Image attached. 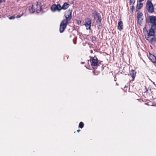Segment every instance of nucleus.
I'll list each match as a JSON object with an SVG mask.
<instances>
[{
	"mask_svg": "<svg viewBox=\"0 0 156 156\" xmlns=\"http://www.w3.org/2000/svg\"><path fill=\"white\" fill-rule=\"evenodd\" d=\"M91 39L92 41H95L96 40V38L95 36H92L91 37Z\"/></svg>",
	"mask_w": 156,
	"mask_h": 156,
	"instance_id": "21",
	"label": "nucleus"
},
{
	"mask_svg": "<svg viewBox=\"0 0 156 156\" xmlns=\"http://www.w3.org/2000/svg\"><path fill=\"white\" fill-rule=\"evenodd\" d=\"M84 126V124L82 122H80L79 125V127L80 128H82Z\"/></svg>",
	"mask_w": 156,
	"mask_h": 156,
	"instance_id": "19",
	"label": "nucleus"
},
{
	"mask_svg": "<svg viewBox=\"0 0 156 156\" xmlns=\"http://www.w3.org/2000/svg\"><path fill=\"white\" fill-rule=\"evenodd\" d=\"M68 24L69 22H67V21L66 20H62L60 26L59 31L61 33H62L64 31Z\"/></svg>",
	"mask_w": 156,
	"mask_h": 156,
	"instance_id": "5",
	"label": "nucleus"
},
{
	"mask_svg": "<svg viewBox=\"0 0 156 156\" xmlns=\"http://www.w3.org/2000/svg\"><path fill=\"white\" fill-rule=\"evenodd\" d=\"M135 2V0H130L129 1V4L131 5L133 4V5L134 4Z\"/></svg>",
	"mask_w": 156,
	"mask_h": 156,
	"instance_id": "20",
	"label": "nucleus"
},
{
	"mask_svg": "<svg viewBox=\"0 0 156 156\" xmlns=\"http://www.w3.org/2000/svg\"><path fill=\"white\" fill-rule=\"evenodd\" d=\"M145 89L146 90L145 91V93H146L147 91L148 90H147V89L146 87L145 88Z\"/></svg>",
	"mask_w": 156,
	"mask_h": 156,
	"instance_id": "27",
	"label": "nucleus"
},
{
	"mask_svg": "<svg viewBox=\"0 0 156 156\" xmlns=\"http://www.w3.org/2000/svg\"><path fill=\"white\" fill-rule=\"evenodd\" d=\"M118 28L120 31H121L123 28V23L121 21H119L118 22Z\"/></svg>",
	"mask_w": 156,
	"mask_h": 156,
	"instance_id": "13",
	"label": "nucleus"
},
{
	"mask_svg": "<svg viewBox=\"0 0 156 156\" xmlns=\"http://www.w3.org/2000/svg\"><path fill=\"white\" fill-rule=\"evenodd\" d=\"M66 19L63 20H65L67 21V22H69V21L72 18V12L69 10L66 12V14L65 15Z\"/></svg>",
	"mask_w": 156,
	"mask_h": 156,
	"instance_id": "6",
	"label": "nucleus"
},
{
	"mask_svg": "<svg viewBox=\"0 0 156 156\" xmlns=\"http://www.w3.org/2000/svg\"><path fill=\"white\" fill-rule=\"evenodd\" d=\"M6 0H0V4L2 2H5Z\"/></svg>",
	"mask_w": 156,
	"mask_h": 156,
	"instance_id": "25",
	"label": "nucleus"
},
{
	"mask_svg": "<svg viewBox=\"0 0 156 156\" xmlns=\"http://www.w3.org/2000/svg\"><path fill=\"white\" fill-rule=\"evenodd\" d=\"M97 11L95 10H93L92 11V16H93L94 19H96L97 18V16L98 14H99Z\"/></svg>",
	"mask_w": 156,
	"mask_h": 156,
	"instance_id": "16",
	"label": "nucleus"
},
{
	"mask_svg": "<svg viewBox=\"0 0 156 156\" xmlns=\"http://www.w3.org/2000/svg\"><path fill=\"white\" fill-rule=\"evenodd\" d=\"M80 131V129H78V130H77V132H79Z\"/></svg>",
	"mask_w": 156,
	"mask_h": 156,
	"instance_id": "29",
	"label": "nucleus"
},
{
	"mask_svg": "<svg viewBox=\"0 0 156 156\" xmlns=\"http://www.w3.org/2000/svg\"><path fill=\"white\" fill-rule=\"evenodd\" d=\"M143 14L141 12H138L137 14V17L139 24H141L143 22Z\"/></svg>",
	"mask_w": 156,
	"mask_h": 156,
	"instance_id": "7",
	"label": "nucleus"
},
{
	"mask_svg": "<svg viewBox=\"0 0 156 156\" xmlns=\"http://www.w3.org/2000/svg\"><path fill=\"white\" fill-rule=\"evenodd\" d=\"M97 18V20L96 21V23L98 26L100 27L101 26V21L102 19L100 13L98 14Z\"/></svg>",
	"mask_w": 156,
	"mask_h": 156,
	"instance_id": "10",
	"label": "nucleus"
},
{
	"mask_svg": "<svg viewBox=\"0 0 156 156\" xmlns=\"http://www.w3.org/2000/svg\"><path fill=\"white\" fill-rule=\"evenodd\" d=\"M81 64H84V62H81Z\"/></svg>",
	"mask_w": 156,
	"mask_h": 156,
	"instance_id": "30",
	"label": "nucleus"
},
{
	"mask_svg": "<svg viewBox=\"0 0 156 156\" xmlns=\"http://www.w3.org/2000/svg\"><path fill=\"white\" fill-rule=\"evenodd\" d=\"M143 4L142 3H140L139 4H137L136 5V9L137 10L140 9L143 7Z\"/></svg>",
	"mask_w": 156,
	"mask_h": 156,
	"instance_id": "18",
	"label": "nucleus"
},
{
	"mask_svg": "<svg viewBox=\"0 0 156 156\" xmlns=\"http://www.w3.org/2000/svg\"><path fill=\"white\" fill-rule=\"evenodd\" d=\"M148 22L150 24L151 27L156 28V16H154L148 17Z\"/></svg>",
	"mask_w": 156,
	"mask_h": 156,
	"instance_id": "2",
	"label": "nucleus"
},
{
	"mask_svg": "<svg viewBox=\"0 0 156 156\" xmlns=\"http://www.w3.org/2000/svg\"><path fill=\"white\" fill-rule=\"evenodd\" d=\"M51 9L52 12H54L56 11L60 12L62 10L61 6L59 4L57 5L54 4L51 6Z\"/></svg>",
	"mask_w": 156,
	"mask_h": 156,
	"instance_id": "4",
	"label": "nucleus"
},
{
	"mask_svg": "<svg viewBox=\"0 0 156 156\" xmlns=\"http://www.w3.org/2000/svg\"><path fill=\"white\" fill-rule=\"evenodd\" d=\"M70 5L67 2L64 3L62 6H61L62 9L66 10L68 9L69 6Z\"/></svg>",
	"mask_w": 156,
	"mask_h": 156,
	"instance_id": "14",
	"label": "nucleus"
},
{
	"mask_svg": "<svg viewBox=\"0 0 156 156\" xmlns=\"http://www.w3.org/2000/svg\"><path fill=\"white\" fill-rule=\"evenodd\" d=\"M15 18V17L14 16H12L11 17H9V19L10 20H12L14 19Z\"/></svg>",
	"mask_w": 156,
	"mask_h": 156,
	"instance_id": "24",
	"label": "nucleus"
},
{
	"mask_svg": "<svg viewBox=\"0 0 156 156\" xmlns=\"http://www.w3.org/2000/svg\"><path fill=\"white\" fill-rule=\"evenodd\" d=\"M90 62L91 65L92 66L93 68L98 66V62L97 58L95 56L94 57H91L90 56Z\"/></svg>",
	"mask_w": 156,
	"mask_h": 156,
	"instance_id": "3",
	"label": "nucleus"
},
{
	"mask_svg": "<svg viewBox=\"0 0 156 156\" xmlns=\"http://www.w3.org/2000/svg\"><path fill=\"white\" fill-rule=\"evenodd\" d=\"M149 58L153 63H156V58L154 55H150Z\"/></svg>",
	"mask_w": 156,
	"mask_h": 156,
	"instance_id": "15",
	"label": "nucleus"
},
{
	"mask_svg": "<svg viewBox=\"0 0 156 156\" xmlns=\"http://www.w3.org/2000/svg\"><path fill=\"white\" fill-rule=\"evenodd\" d=\"M136 74V72L134 70H132L130 71L129 74H128V75H130L132 77V81H133L134 80Z\"/></svg>",
	"mask_w": 156,
	"mask_h": 156,
	"instance_id": "12",
	"label": "nucleus"
},
{
	"mask_svg": "<svg viewBox=\"0 0 156 156\" xmlns=\"http://www.w3.org/2000/svg\"><path fill=\"white\" fill-rule=\"evenodd\" d=\"M23 13L22 12V14L21 15H17V16L16 17V18H19L20 17H21L23 15Z\"/></svg>",
	"mask_w": 156,
	"mask_h": 156,
	"instance_id": "23",
	"label": "nucleus"
},
{
	"mask_svg": "<svg viewBox=\"0 0 156 156\" xmlns=\"http://www.w3.org/2000/svg\"><path fill=\"white\" fill-rule=\"evenodd\" d=\"M130 10L131 11L133 12V9H134V7L133 5H132V6L130 7Z\"/></svg>",
	"mask_w": 156,
	"mask_h": 156,
	"instance_id": "22",
	"label": "nucleus"
},
{
	"mask_svg": "<svg viewBox=\"0 0 156 156\" xmlns=\"http://www.w3.org/2000/svg\"><path fill=\"white\" fill-rule=\"evenodd\" d=\"M144 0H139V2H141L142 1H144Z\"/></svg>",
	"mask_w": 156,
	"mask_h": 156,
	"instance_id": "28",
	"label": "nucleus"
},
{
	"mask_svg": "<svg viewBox=\"0 0 156 156\" xmlns=\"http://www.w3.org/2000/svg\"><path fill=\"white\" fill-rule=\"evenodd\" d=\"M77 23H81V21L80 20H78L77 21Z\"/></svg>",
	"mask_w": 156,
	"mask_h": 156,
	"instance_id": "26",
	"label": "nucleus"
},
{
	"mask_svg": "<svg viewBox=\"0 0 156 156\" xmlns=\"http://www.w3.org/2000/svg\"><path fill=\"white\" fill-rule=\"evenodd\" d=\"M33 5L32 4L28 8V10L30 13H33L35 11V9L34 8H33Z\"/></svg>",
	"mask_w": 156,
	"mask_h": 156,
	"instance_id": "17",
	"label": "nucleus"
},
{
	"mask_svg": "<svg viewBox=\"0 0 156 156\" xmlns=\"http://www.w3.org/2000/svg\"><path fill=\"white\" fill-rule=\"evenodd\" d=\"M126 87V86L125 87Z\"/></svg>",
	"mask_w": 156,
	"mask_h": 156,
	"instance_id": "32",
	"label": "nucleus"
},
{
	"mask_svg": "<svg viewBox=\"0 0 156 156\" xmlns=\"http://www.w3.org/2000/svg\"><path fill=\"white\" fill-rule=\"evenodd\" d=\"M36 7V11L37 12H39L42 10L41 3L40 2H37Z\"/></svg>",
	"mask_w": 156,
	"mask_h": 156,
	"instance_id": "11",
	"label": "nucleus"
},
{
	"mask_svg": "<svg viewBox=\"0 0 156 156\" xmlns=\"http://www.w3.org/2000/svg\"><path fill=\"white\" fill-rule=\"evenodd\" d=\"M88 62H89V60H88Z\"/></svg>",
	"mask_w": 156,
	"mask_h": 156,
	"instance_id": "31",
	"label": "nucleus"
},
{
	"mask_svg": "<svg viewBox=\"0 0 156 156\" xmlns=\"http://www.w3.org/2000/svg\"><path fill=\"white\" fill-rule=\"evenodd\" d=\"M156 30V28H153L151 27V28L149 30V33L147 35V38H149V36H154L155 34L154 31Z\"/></svg>",
	"mask_w": 156,
	"mask_h": 156,
	"instance_id": "9",
	"label": "nucleus"
},
{
	"mask_svg": "<svg viewBox=\"0 0 156 156\" xmlns=\"http://www.w3.org/2000/svg\"><path fill=\"white\" fill-rule=\"evenodd\" d=\"M146 8L148 12L150 13H153L154 12L153 5L150 0H148L146 5Z\"/></svg>",
	"mask_w": 156,
	"mask_h": 156,
	"instance_id": "1",
	"label": "nucleus"
},
{
	"mask_svg": "<svg viewBox=\"0 0 156 156\" xmlns=\"http://www.w3.org/2000/svg\"><path fill=\"white\" fill-rule=\"evenodd\" d=\"M91 24V20L90 18L87 19V22L85 24L87 30H90V27Z\"/></svg>",
	"mask_w": 156,
	"mask_h": 156,
	"instance_id": "8",
	"label": "nucleus"
}]
</instances>
